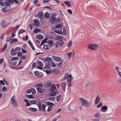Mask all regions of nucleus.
I'll use <instances>...</instances> for the list:
<instances>
[{"label": "nucleus", "mask_w": 121, "mask_h": 121, "mask_svg": "<svg viewBox=\"0 0 121 121\" xmlns=\"http://www.w3.org/2000/svg\"><path fill=\"white\" fill-rule=\"evenodd\" d=\"M52 57L55 61L57 62L60 61L62 60L60 57H57L56 56H53Z\"/></svg>", "instance_id": "obj_9"}, {"label": "nucleus", "mask_w": 121, "mask_h": 121, "mask_svg": "<svg viewBox=\"0 0 121 121\" xmlns=\"http://www.w3.org/2000/svg\"><path fill=\"white\" fill-rule=\"evenodd\" d=\"M94 116L95 118H99L101 117V114L99 112H97L94 114Z\"/></svg>", "instance_id": "obj_8"}, {"label": "nucleus", "mask_w": 121, "mask_h": 121, "mask_svg": "<svg viewBox=\"0 0 121 121\" xmlns=\"http://www.w3.org/2000/svg\"><path fill=\"white\" fill-rule=\"evenodd\" d=\"M1 26L3 28H5L7 26L6 23L4 21H2L1 22Z\"/></svg>", "instance_id": "obj_13"}, {"label": "nucleus", "mask_w": 121, "mask_h": 121, "mask_svg": "<svg viewBox=\"0 0 121 121\" xmlns=\"http://www.w3.org/2000/svg\"><path fill=\"white\" fill-rule=\"evenodd\" d=\"M48 46L50 48H51L52 46L54 45V42L51 40H49L48 42Z\"/></svg>", "instance_id": "obj_7"}, {"label": "nucleus", "mask_w": 121, "mask_h": 121, "mask_svg": "<svg viewBox=\"0 0 121 121\" xmlns=\"http://www.w3.org/2000/svg\"><path fill=\"white\" fill-rule=\"evenodd\" d=\"M80 100L82 106L85 107H87L89 106V103L88 101L86 99L82 98H79Z\"/></svg>", "instance_id": "obj_2"}, {"label": "nucleus", "mask_w": 121, "mask_h": 121, "mask_svg": "<svg viewBox=\"0 0 121 121\" xmlns=\"http://www.w3.org/2000/svg\"><path fill=\"white\" fill-rule=\"evenodd\" d=\"M119 75L120 76V78L117 81L119 83V84H121V72L120 73L119 72L118 73Z\"/></svg>", "instance_id": "obj_26"}, {"label": "nucleus", "mask_w": 121, "mask_h": 121, "mask_svg": "<svg viewBox=\"0 0 121 121\" xmlns=\"http://www.w3.org/2000/svg\"><path fill=\"white\" fill-rule=\"evenodd\" d=\"M26 96L27 97L30 99H32L34 98L31 95H27Z\"/></svg>", "instance_id": "obj_49"}, {"label": "nucleus", "mask_w": 121, "mask_h": 121, "mask_svg": "<svg viewBox=\"0 0 121 121\" xmlns=\"http://www.w3.org/2000/svg\"><path fill=\"white\" fill-rule=\"evenodd\" d=\"M46 107V106L44 104H43L42 105V111L43 112H44L45 111V108Z\"/></svg>", "instance_id": "obj_32"}, {"label": "nucleus", "mask_w": 121, "mask_h": 121, "mask_svg": "<svg viewBox=\"0 0 121 121\" xmlns=\"http://www.w3.org/2000/svg\"><path fill=\"white\" fill-rule=\"evenodd\" d=\"M56 38L58 40H59V39H62V37L61 36H58L56 37Z\"/></svg>", "instance_id": "obj_56"}, {"label": "nucleus", "mask_w": 121, "mask_h": 121, "mask_svg": "<svg viewBox=\"0 0 121 121\" xmlns=\"http://www.w3.org/2000/svg\"><path fill=\"white\" fill-rule=\"evenodd\" d=\"M28 38V36L27 35H26L25 38H22V39L24 40H27Z\"/></svg>", "instance_id": "obj_53"}, {"label": "nucleus", "mask_w": 121, "mask_h": 121, "mask_svg": "<svg viewBox=\"0 0 121 121\" xmlns=\"http://www.w3.org/2000/svg\"><path fill=\"white\" fill-rule=\"evenodd\" d=\"M71 78L72 80V76L69 73L67 72L65 73V77L64 78V80H67V79H70Z\"/></svg>", "instance_id": "obj_4"}, {"label": "nucleus", "mask_w": 121, "mask_h": 121, "mask_svg": "<svg viewBox=\"0 0 121 121\" xmlns=\"http://www.w3.org/2000/svg\"><path fill=\"white\" fill-rule=\"evenodd\" d=\"M4 4L5 5H7V6H9L10 5V4L8 3V2H4Z\"/></svg>", "instance_id": "obj_62"}, {"label": "nucleus", "mask_w": 121, "mask_h": 121, "mask_svg": "<svg viewBox=\"0 0 121 121\" xmlns=\"http://www.w3.org/2000/svg\"><path fill=\"white\" fill-rule=\"evenodd\" d=\"M50 65L48 63L47 65H46L45 68L49 69L50 68Z\"/></svg>", "instance_id": "obj_46"}, {"label": "nucleus", "mask_w": 121, "mask_h": 121, "mask_svg": "<svg viewBox=\"0 0 121 121\" xmlns=\"http://www.w3.org/2000/svg\"><path fill=\"white\" fill-rule=\"evenodd\" d=\"M29 109L31 110V111L33 112H36L37 111L36 109L32 108L30 107L29 108Z\"/></svg>", "instance_id": "obj_27"}, {"label": "nucleus", "mask_w": 121, "mask_h": 121, "mask_svg": "<svg viewBox=\"0 0 121 121\" xmlns=\"http://www.w3.org/2000/svg\"><path fill=\"white\" fill-rule=\"evenodd\" d=\"M22 52L23 53H26V51L23 48L22 49Z\"/></svg>", "instance_id": "obj_57"}, {"label": "nucleus", "mask_w": 121, "mask_h": 121, "mask_svg": "<svg viewBox=\"0 0 121 121\" xmlns=\"http://www.w3.org/2000/svg\"><path fill=\"white\" fill-rule=\"evenodd\" d=\"M43 86V83L42 82H40L36 85V87H39L40 88L42 87Z\"/></svg>", "instance_id": "obj_21"}, {"label": "nucleus", "mask_w": 121, "mask_h": 121, "mask_svg": "<svg viewBox=\"0 0 121 121\" xmlns=\"http://www.w3.org/2000/svg\"><path fill=\"white\" fill-rule=\"evenodd\" d=\"M41 31V30L40 29L37 28L35 29L34 30V32L35 33L40 32Z\"/></svg>", "instance_id": "obj_24"}, {"label": "nucleus", "mask_w": 121, "mask_h": 121, "mask_svg": "<svg viewBox=\"0 0 121 121\" xmlns=\"http://www.w3.org/2000/svg\"><path fill=\"white\" fill-rule=\"evenodd\" d=\"M108 109V107L107 106H104L102 107L101 111L102 112H105Z\"/></svg>", "instance_id": "obj_11"}, {"label": "nucleus", "mask_w": 121, "mask_h": 121, "mask_svg": "<svg viewBox=\"0 0 121 121\" xmlns=\"http://www.w3.org/2000/svg\"><path fill=\"white\" fill-rule=\"evenodd\" d=\"M60 43L59 44V45L60 46H62L64 44L63 42L61 40L60 41Z\"/></svg>", "instance_id": "obj_61"}, {"label": "nucleus", "mask_w": 121, "mask_h": 121, "mask_svg": "<svg viewBox=\"0 0 121 121\" xmlns=\"http://www.w3.org/2000/svg\"><path fill=\"white\" fill-rule=\"evenodd\" d=\"M17 39L16 38H15L12 41H10V43H13L15 42H17Z\"/></svg>", "instance_id": "obj_36"}, {"label": "nucleus", "mask_w": 121, "mask_h": 121, "mask_svg": "<svg viewBox=\"0 0 121 121\" xmlns=\"http://www.w3.org/2000/svg\"><path fill=\"white\" fill-rule=\"evenodd\" d=\"M16 31V30L15 31H13V32L12 33V36H11L12 38L14 37L15 36L14 34L15 33Z\"/></svg>", "instance_id": "obj_50"}, {"label": "nucleus", "mask_w": 121, "mask_h": 121, "mask_svg": "<svg viewBox=\"0 0 121 121\" xmlns=\"http://www.w3.org/2000/svg\"><path fill=\"white\" fill-rule=\"evenodd\" d=\"M92 121H100L99 119L96 118L93 119Z\"/></svg>", "instance_id": "obj_64"}, {"label": "nucleus", "mask_w": 121, "mask_h": 121, "mask_svg": "<svg viewBox=\"0 0 121 121\" xmlns=\"http://www.w3.org/2000/svg\"><path fill=\"white\" fill-rule=\"evenodd\" d=\"M72 80L71 78L70 79H67V83L68 84V86L69 87H70L72 86L71 84Z\"/></svg>", "instance_id": "obj_16"}, {"label": "nucleus", "mask_w": 121, "mask_h": 121, "mask_svg": "<svg viewBox=\"0 0 121 121\" xmlns=\"http://www.w3.org/2000/svg\"><path fill=\"white\" fill-rule=\"evenodd\" d=\"M115 69L117 70L118 73H119V72L120 73L121 72L120 71V69L118 66H116L115 67Z\"/></svg>", "instance_id": "obj_34"}, {"label": "nucleus", "mask_w": 121, "mask_h": 121, "mask_svg": "<svg viewBox=\"0 0 121 121\" xmlns=\"http://www.w3.org/2000/svg\"><path fill=\"white\" fill-rule=\"evenodd\" d=\"M36 104L38 106L39 110L41 111V107L42 104L39 101L38 102H37V103Z\"/></svg>", "instance_id": "obj_17"}, {"label": "nucleus", "mask_w": 121, "mask_h": 121, "mask_svg": "<svg viewBox=\"0 0 121 121\" xmlns=\"http://www.w3.org/2000/svg\"><path fill=\"white\" fill-rule=\"evenodd\" d=\"M7 44H5L4 46V47L3 49V51H4L5 50V49L7 47Z\"/></svg>", "instance_id": "obj_47"}, {"label": "nucleus", "mask_w": 121, "mask_h": 121, "mask_svg": "<svg viewBox=\"0 0 121 121\" xmlns=\"http://www.w3.org/2000/svg\"><path fill=\"white\" fill-rule=\"evenodd\" d=\"M20 50V48L19 47L16 48L15 49L16 52V53L17 54L19 52V51Z\"/></svg>", "instance_id": "obj_31"}, {"label": "nucleus", "mask_w": 121, "mask_h": 121, "mask_svg": "<svg viewBox=\"0 0 121 121\" xmlns=\"http://www.w3.org/2000/svg\"><path fill=\"white\" fill-rule=\"evenodd\" d=\"M8 11L7 8H4L2 10V11L3 12H5Z\"/></svg>", "instance_id": "obj_44"}, {"label": "nucleus", "mask_w": 121, "mask_h": 121, "mask_svg": "<svg viewBox=\"0 0 121 121\" xmlns=\"http://www.w3.org/2000/svg\"><path fill=\"white\" fill-rule=\"evenodd\" d=\"M64 3L67 6L71 7V4L70 2L68 1H65L64 2Z\"/></svg>", "instance_id": "obj_20"}, {"label": "nucleus", "mask_w": 121, "mask_h": 121, "mask_svg": "<svg viewBox=\"0 0 121 121\" xmlns=\"http://www.w3.org/2000/svg\"><path fill=\"white\" fill-rule=\"evenodd\" d=\"M20 26V25H18L16 27H15L13 28V31H15V30L16 31V30Z\"/></svg>", "instance_id": "obj_35"}, {"label": "nucleus", "mask_w": 121, "mask_h": 121, "mask_svg": "<svg viewBox=\"0 0 121 121\" xmlns=\"http://www.w3.org/2000/svg\"><path fill=\"white\" fill-rule=\"evenodd\" d=\"M66 85L65 82H62L61 84V86L63 88L64 92H65V91Z\"/></svg>", "instance_id": "obj_14"}, {"label": "nucleus", "mask_w": 121, "mask_h": 121, "mask_svg": "<svg viewBox=\"0 0 121 121\" xmlns=\"http://www.w3.org/2000/svg\"><path fill=\"white\" fill-rule=\"evenodd\" d=\"M34 73L36 76L39 77H42L43 76V74L42 73L38 71H35Z\"/></svg>", "instance_id": "obj_6"}, {"label": "nucleus", "mask_w": 121, "mask_h": 121, "mask_svg": "<svg viewBox=\"0 0 121 121\" xmlns=\"http://www.w3.org/2000/svg\"><path fill=\"white\" fill-rule=\"evenodd\" d=\"M11 103L12 105L14 107L16 108L18 107V105L17 103L16 100L15 101L12 102Z\"/></svg>", "instance_id": "obj_15"}, {"label": "nucleus", "mask_w": 121, "mask_h": 121, "mask_svg": "<svg viewBox=\"0 0 121 121\" xmlns=\"http://www.w3.org/2000/svg\"><path fill=\"white\" fill-rule=\"evenodd\" d=\"M8 1L10 3H14V1L13 0H8Z\"/></svg>", "instance_id": "obj_60"}, {"label": "nucleus", "mask_w": 121, "mask_h": 121, "mask_svg": "<svg viewBox=\"0 0 121 121\" xmlns=\"http://www.w3.org/2000/svg\"><path fill=\"white\" fill-rule=\"evenodd\" d=\"M42 60L45 64L49 62H51L52 61V58L50 57H47L44 58H42Z\"/></svg>", "instance_id": "obj_5"}, {"label": "nucleus", "mask_w": 121, "mask_h": 121, "mask_svg": "<svg viewBox=\"0 0 121 121\" xmlns=\"http://www.w3.org/2000/svg\"><path fill=\"white\" fill-rule=\"evenodd\" d=\"M61 27V25L60 24H58L56 25L55 26L56 28H60Z\"/></svg>", "instance_id": "obj_48"}, {"label": "nucleus", "mask_w": 121, "mask_h": 121, "mask_svg": "<svg viewBox=\"0 0 121 121\" xmlns=\"http://www.w3.org/2000/svg\"><path fill=\"white\" fill-rule=\"evenodd\" d=\"M37 63L39 65L41 66H43V63L41 61H38L37 62Z\"/></svg>", "instance_id": "obj_30"}, {"label": "nucleus", "mask_w": 121, "mask_h": 121, "mask_svg": "<svg viewBox=\"0 0 121 121\" xmlns=\"http://www.w3.org/2000/svg\"><path fill=\"white\" fill-rule=\"evenodd\" d=\"M30 102L32 104H36L37 103V101L35 100H30Z\"/></svg>", "instance_id": "obj_37"}, {"label": "nucleus", "mask_w": 121, "mask_h": 121, "mask_svg": "<svg viewBox=\"0 0 121 121\" xmlns=\"http://www.w3.org/2000/svg\"><path fill=\"white\" fill-rule=\"evenodd\" d=\"M72 41L70 40L68 44V46H70L72 44Z\"/></svg>", "instance_id": "obj_54"}, {"label": "nucleus", "mask_w": 121, "mask_h": 121, "mask_svg": "<svg viewBox=\"0 0 121 121\" xmlns=\"http://www.w3.org/2000/svg\"><path fill=\"white\" fill-rule=\"evenodd\" d=\"M50 19H51L53 20V22H54V21H55L56 19V17H54L53 15H52L51 16Z\"/></svg>", "instance_id": "obj_40"}, {"label": "nucleus", "mask_w": 121, "mask_h": 121, "mask_svg": "<svg viewBox=\"0 0 121 121\" xmlns=\"http://www.w3.org/2000/svg\"><path fill=\"white\" fill-rule=\"evenodd\" d=\"M62 60H60V61H57V62L56 63V65H57L58 66H60L62 65Z\"/></svg>", "instance_id": "obj_22"}, {"label": "nucleus", "mask_w": 121, "mask_h": 121, "mask_svg": "<svg viewBox=\"0 0 121 121\" xmlns=\"http://www.w3.org/2000/svg\"><path fill=\"white\" fill-rule=\"evenodd\" d=\"M49 14L48 13H46L44 15V17L46 18H48L49 16Z\"/></svg>", "instance_id": "obj_41"}, {"label": "nucleus", "mask_w": 121, "mask_h": 121, "mask_svg": "<svg viewBox=\"0 0 121 121\" xmlns=\"http://www.w3.org/2000/svg\"><path fill=\"white\" fill-rule=\"evenodd\" d=\"M52 106H50L48 108V109L47 110V111H50L52 109Z\"/></svg>", "instance_id": "obj_55"}, {"label": "nucleus", "mask_w": 121, "mask_h": 121, "mask_svg": "<svg viewBox=\"0 0 121 121\" xmlns=\"http://www.w3.org/2000/svg\"><path fill=\"white\" fill-rule=\"evenodd\" d=\"M28 43L30 45V46L31 47V48L33 50H35V48L34 47L33 44L31 43V42L30 40H29L28 41Z\"/></svg>", "instance_id": "obj_19"}, {"label": "nucleus", "mask_w": 121, "mask_h": 121, "mask_svg": "<svg viewBox=\"0 0 121 121\" xmlns=\"http://www.w3.org/2000/svg\"><path fill=\"white\" fill-rule=\"evenodd\" d=\"M43 12L40 11L39 12V13L38 14V17H41L43 15Z\"/></svg>", "instance_id": "obj_42"}, {"label": "nucleus", "mask_w": 121, "mask_h": 121, "mask_svg": "<svg viewBox=\"0 0 121 121\" xmlns=\"http://www.w3.org/2000/svg\"><path fill=\"white\" fill-rule=\"evenodd\" d=\"M54 32L56 33L59 34H60L61 33V31L60 30H55Z\"/></svg>", "instance_id": "obj_39"}, {"label": "nucleus", "mask_w": 121, "mask_h": 121, "mask_svg": "<svg viewBox=\"0 0 121 121\" xmlns=\"http://www.w3.org/2000/svg\"><path fill=\"white\" fill-rule=\"evenodd\" d=\"M24 100L26 104L25 105L26 106H28L30 105V104L29 103L28 100H26L25 99H24Z\"/></svg>", "instance_id": "obj_23"}, {"label": "nucleus", "mask_w": 121, "mask_h": 121, "mask_svg": "<svg viewBox=\"0 0 121 121\" xmlns=\"http://www.w3.org/2000/svg\"><path fill=\"white\" fill-rule=\"evenodd\" d=\"M46 103L48 105H51L52 106H54V104L53 103L47 101L46 102Z\"/></svg>", "instance_id": "obj_29"}, {"label": "nucleus", "mask_w": 121, "mask_h": 121, "mask_svg": "<svg viewBox=\"0 0 121 121\" xmlns=\"http://www.w3.org/2000/svg\"><path fill=\"white\" fill-rule=\"evenodd\" d=\"M51 65L53 67H56V65L54 62H53L51 63Z\"/></svg>", "instance_id": "obj_38"}, {"label": "nucleus", "mask_w": 121, "mask_h": 121, "mask_svg": "<svg viewBox=\"0 0 121 121\" xmlns=\"http://www.w3.org/2000/svg\"><path fill=\"white\" fill-rule=\"evenodd\" d=\"M43 36L41 35H39L36 36V38L38 39H41L43 38Z\"/></svg>", "instance_id": "obj_25"}, {"label": "nucleus", "mask_w": 121, "mask_h": 121, "mask_svg": "<svg viewBox=\"0 0 121 121\" xmlns=\"http://www.w3.org/2000/svg\"><path fill=\"white\" fill-rule=\"evenodd\" d=\"M102 103L101 102H100L99 104L97 105V108H98L100 107L102 105Z\"/></svg>", "instance_id": "obj_45"}, {"label": "nucleus", "mask_w": 121, "mask_h": 121, "mask_svg": "<svg viewBox=\"0 0 121 121\" xmlns=\"http://www.w3.org/2000/svg\"><path fill=\"white\" fill-rule=\"evenodd\" d=\"M61 97V95H58L57 97L56 98V100L57 101H58L60 99V98Z\"/></svg>", "instance_id": "obj_51"}, {"label": "nucleus", "mask_w": 121, "mask_h": 121, "mask_svg": "<svg viewBox=\"0 0 121 121\" xmlns=\"http://www.w3.org/2000/svg\"><path fill=\"white\" fill-rule=\"evenodd\" d=\"M88 47L91 49L95 50L97 49L98 46L96 44L91 43L88 45Z\"/></svg>", "instance_id": "obj_3"}, {"label": "nucleus", "mask_w": 121, "mask_h": 121, "mask_svg": "<svg viewBox=\"0 0 121 121\" xmlns=\"http://www.w3.org/2000/svg\"><path fill=\"white\" fill-rule=\"evenodd\" d=\"M56 98L54 97H51L48 98L49 99L50 101H53Z\"/></svg>", "instance_id": "obj_43"}, {"label": "nucleus", "mask_w": 121, "mask_h": 121, "mask_svg": "<svg viewBox=\"0 0 121 121\" xmlns=\"http://www.w3.org/2000/svg\"><path fill=\"white\" fill-rule=\"evenodd\" d=\"M12 39V37L10 36L9 38H8L7 40V41H9Z\"/></svg>", "instance_id": "obj_59"}, {"label": "nucleus", "mask_w": 121, "mask_h": 121, "mask_svg": "<svg viewBox=\"0 0 121 121\" xmlns=\"http://www.w3.org/2000/svg\"><path fill=\"white\" fill-rule=\"evenodd\" d=\"M46 84L48 87L50 88V90L51 92V93L50 94V95L54 96L56 93V91H55L56 89V87L55 85L49 82H48Z\"/></svg>", "instance_id": "obj_1"}, {"label": "nucleus", "mask_w": 121, "mask_h": 121, "mask_svg": "<svg viewBox=\"0 0 121 121\" xmlns=\"http://www.w3.org/2000/svg\"><path fill=\"white\" fill-rule=\"evenodd\" d=\"M48 46L46 45H43V48L44 49L46 50H48Z\"/></svg>", "instance_id": "obj_58"}, {"label": "nucleus", "mask_w": 121, "mask_h": 121, "mask_svg": "<svg viewBox=\"0 0 121 121\" xmlns=\"http://www.w3.org/2000/svg\"><path fill=\"white\" fill-rule=\"evenodd\" d=\"M10 53L11 55L12 56H15L17 55V54L16 53V52L15 51V50L13 48L11 49L10 51Z\"/></svg>", "instance_id": "obj_12"}, {"label": "nucleus", "mask_w": 121, "mask_h": 121, "mask_svg": "<svg viewBox=\"0 0 121 121\" xmlns=\"http://www.w3.org/2000/svg\"><path fill=\"white\" fill-rule=\"evenodd\" d=\"M15 97L14 95L13 96L11 97V103H12V102L15 101L16 100L15 99Z\"/></svg>", "instance_id": "obj_28"}, {"label": "nucleus", "mask_w": 121, "mask_h": 121, "mask_svg": "<svg viewBox=\"0 0 121 121\" xmlns=\"http://www.w3.org/2000/svg\"><path fill=\"white\" fill-rule=\"evenodd\" d=\"M38 91L40 93H42V89L40 88L39 87H36Z\"/></svg>", "instance_id": "obj_33"}, {"label": "nucleus", "mask_w": 121, "mask_h": 121, "mask_svg": "<svg viewBox=\"0 0 121 121\" xmlns=\"http://www.w3.org/2000/svg\"><path fill=\"white\" fill-rule=\"evenodd\" d=\"M36 66V64L34 62L33 63L32 65V67L33 68H35Z\"/></svg>", "instance_id": "obj_63"}, {"label": "nucleus", "mask_w": 121, "mask_h": 121, "mask_svg": "<svg viewBox=\"0 0 121 121\" xmlns=\"http://www.w3.org/2000/svg\"><path fill=\"white\" fill-rule=\"evenodd\" d=\"M34 22L35 23V26H39V23L38 19H35L34 20Z\"/></svg>", "instance_id": "obj_18"}, {"label": "nucleus", "mask_w": 121, "mask_h": 121, "mask_svg": "<svg viewBox=\"0 0 121 121\" xmlns=\"http://www.w3.org/2000/svg\"><path fill=\"white\" fill-rule=\"evenodd\" d=\"M100 100V96L99 95H97L96 99L95 100V104H97Z\"/></svg>", "instance_id": "obj_10"}, {"label": "nucleus", "mask_w": 121, "mask_h": 121, "mask_svg": "<svg viewBox=\"0 0 121 121\" xmlns=\"http://www.w3.org/2000/svg\"><path fill=\"white\" fill-rule=\"evenodd\" d=\"M25 31L22 30H20L18 32V34H20L22 33L25 32Z\"/></svg>", "instance_id": "obj_52"}]
</instances>
